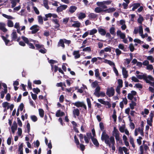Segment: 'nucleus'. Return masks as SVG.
Here are the masks:
<instances>
[{"mask_svg":"<svg viewBox=\"0 0 154 154\" xmlns=\"http://www.w3.org/2000/svg\"><path fill=\"white\" fill-rule=\"evenodd\" d=\"M101 140L104 141L106 144H109V140H110V137L106 133L105 130H104L102 132L101 136Z\"/></svg>","mask_w":154,"mask_h":154,"instance_id":"nucleus-1","label":"nucleus"},{"mask_svg":"<svg viewBox=\"0 0 154 154\" xmlns=\"http://www.w3.org/2000/svg\"><path fill=\"white\" fill-rule=\"evenodd\" d=\"M137 77L139 79H143L146 82L148 79L150 81L154 80V79L151 76L149 75L147 77L146 74H144L143 75H137Z\"/></svg>","mask_w":154,"mask_h":154,"instance_id":"nucleus-2","label":"nucleus"},{"mask_svg":"<svg viewBox=\"0 0 154 154\" xmlns=\"http://www.w3.org/2000/svg\"><path fill=\"white\" fill-rule=\"evenodd\" d=\"M109 144H106L108 145L110 148L111 147L113 152H114L116 148L115 146V140L113 136H112L110 137V140H109Z\"/></svg>","mask_w":154,"mask_h":154,"instance_id":"nucleus-3","label":"nucleus"},{"mask_svg":"<svg viewBox=\"0 0 154 154\" xmlns=\"http://www.w3.org/2000/svg\"><path fill=\"white\" fill-rule=\"evenodd\" d=\"M72 104L77 107H83L84 109H87V107L83 102L77 101L75 103H73Z\"/></svg>","mask_w":154,"mask_h":154,"instance_id":"nucleus-4","label":"nucleus"},{"mask_svg":"<svg viewBox=\"0 0 154 154\" xmlns=\"http://www.w3.org/2000/svg\"><path fill=\"white\" fill-rule=\"evenodd\" d=\"M115 94V90L112 87L108 88L107 89L106 94L109 97L113 96Z\"/></svg>","mask_w":154,"mask_h":154,"instance_id":"nucleus-5","label":"nucleus"},{"mask_svg":"<svg viewBox=\"0 0 154 154\" xmlns=\"http://www.w3.org/2000/svg\"><path fill=\"white\" fill-rule=\"evenodd\" d=\"M39 26L37 25L32 26L30 28V30H32L31 31L32 34H34L38 32L39 30Z\"/></svg>","mask_w":154,"mask_h":154,"instance_id":"nucleus-6","label":"nucleus"},{"mask_svg":"<svg viewBox=\"0 0 154 154\" xmlns=\"http://www.w3.org/2000/svg\"><path fill=\"white\" fill-rule=\"evenodd\" d=\"M68 6L66 5H63L58 7L57 9V11L58 12H60L63 10H65L67 8Z\"/></svg>","mask_w":154,"mask_h":154,"instance_id":"nucleus-7","label":"nucleus"},{"mask_svg":"<svg viewBox=\"0 0 154 154\" xmlns=\"http://www.w3.org/2000/svg\"><path fill=\"white\" fill-rule=\"evenodd\" d=\"M17 125L16 122L14 121L13 125L11 127V129L13 134L14 133L15 131L17 129Z\"/></svg>","mask_w":154,"mask_h":154,"instance_id":"nucleus-8","label":"nucleus"},{"mask_svg":"<svg viewBox=\"0 0 154 154\" xmlns=\"http://www.w3.org/2000/svg\"><path fill=\"white\" fill-rule=\"evenodd\" d=\"M11 37L12 40L11 42L13 41H16V39L17 38V35L16 32L15 31H13L11 34Z\"/></svg>","mask_w":154,"mask_h":154,"instance_id":"nucleus-9","label":"nucleus"},{"mask_svg":"<svg viewBox=\"0 0 154 154\" xmlns=\"http://www.w3.org/2000/svg\"><path fill=\"white\" fill-rule=\"evenodd\" d=\"M5 24L3 23H0V30L3 32H5L7 31V29L5 28Z\"/></svg>","mask_w":154,"mask_h":154,"instance_id":"nucleus-10","label":"nucleus"},{"mask_svg":"<svg viewBox=\"0 0 154 154\" xmlns=\"http://www.w3.org/2000/svg\"><path fill=\"white\" fill-rule=\"evenodd\" d=\"M91 140L94 144L95 146L96 147L99 146V144L96 138L94 137H92L91 138Z\"/></svg>","mask_w":154,"mask_h":154,"instance_id":"nucleus-11","label":"nucleus"},{"mask_svg":"<svg viewBox=\"0 0 154 154\" xmlns=\"http://www.w3.org/2000/svg\"><path fill=\"white\" fill-rule=\"evenodd\" d=\"M116 10V9L115 8L112 7L104 10L103 12L105 13H110L115 11Z\"/></svg>","mask_w":154,"mask_h":154,"instance_id":"nucleus-12","label":"nucleus"},{"mask_svg":"<svg viewBox=\"0 0 154 154\" xmlns=\"http://www.w3.org/2000/svg\"><path fill=\"white\" fill-rule=\"evenodd\" d=\"M73 115L74 116V117L76 118L75 116H79L80 115V111L77 108L74 109L73 111Z\"/></svg>","mask_w":154,"mask_h":154,"instance_id":"nucleus-13","label":"nucleus"},{"mask_svg":"<svg viewBox=\"0 0 154 154\" xmlns=\"http://www.w3.org/2000/svg\"><path fill=\"white\" fill-rule=\"evenodd\" d=\"M77 9V7L75 6H71L69 10V12L72 14L74 13Z\"/></svg>","mask_w":154,"mask_h":154,"instance_id":"nucleus-14","label":"nucleus"},{"mask_svg":"<svg viewBox=\"0 0 154 154\" xmlns=\"http://www.w3.org/2000/svg\"><path fill=\"white\" fill-rule=\"evenodd\" d=\"M73 55L75 56V58L78 59L80 57V55L79 54V51H75L73 52Z\"/></svg>","mask_w":154,"mask_h":154,"instance_id":"nucleus-15","label":"nucleus"},{"mask_svg":"<svg viewBox=\"0 0 154 154\" xmlns=\"http://www.w3.org/2000/svg\"><path fill=\"white\" fill-rule=\"evenodd\" d=\"M97 6L102 7L103 8H106L107 7L105 5L103 2H97Z\"/></svg>","mask_w":154,"mask_h":154,"instance_id":"nucleus-16","label":"nucleus"},{"mask_svg":"<svg viewBox=\"0 0 154 154\" xmlns=\"http://www.w3.org/2000/svg\"><path fill=\"white\" fill-rule=\"evenodd\" d=\"M74 23L73 24L72 26L75 28H79L81 25V23L78 21H74Z\"/></svg>","mask_w":154,"mask_h":154,"instance_id":"nucleus-17","label":"nucleus"},{"mask_svg":"<svg viewBox=\"0 0 154 154\" xmlns=\"http://www.w3.org/2000/svg\"><path fill=\"white\" fill-rule=\"evenodd\" d=\"M64 115V112H61L60 110H57V112L56 113V116L57 117L62 116Z\"/></svg>","mask_w":154,"mask_h":154,"instance_id":"nucleus-18","label":"nucleus"},{"mask_svg":"<svg viewBox=\"0 0 154 154\" xmlns=\"http://www.w3.org/2000/svg\"><path fill=\"white\" fill-rule=\"evenodd\" d=\"M122 75H123L124 78H127L128 75V71H126V69L124 68H123L122 69Z\"/></svg>","mask_w":154,"mask_h":154,"instance_id":"nucleus-19","label":"nucleus"},{"mask_svg":"<svg viewBox=\"0 0 154 154\" xmlns=\"http://www.w3.org/2000/svg\"><path fill=\"white\" fill-rule=\"evenodd\" d=\"M98 31L99 33L102 35H104L106 34V30L104 29L99 28Z\"/></svg>","mask_w":154,"mask_h":154,"instance_id":"nucleus-20","label":"nucleus"},{"mask_svg":"<svg viewBox=\"0 0 154 154\" xmlns=\"http://www.w3.org/2000/svg\"><path fill=\"white\" fill-rule=\"evenodd\" d=\"M132 5L133 7L132 8V11H134L140 6V3H134Z\"/></svg>","mask_w":154,"mask_h":154,"instance_id":"nucleus-21","label":"nucleus"},{"mask_svg":"<svg viewBox=\"0 0 154 154\" xmlns=\"http://www.w3.org/2000/svg\"><path fill=\"white\" fill-rule=\"evenodd\" d=\"M52 21L55 24H56V25L55 26V28H59L60 26V24L59 23V21L57 20V19H53L52 20Z\"/></svg>","mask_w":154,"mask_h":154,"instance_id":"nucleus-22","label":"nucleus"},{"mask_svg":"<svg viewBox=\"0 0 154 154\" xmlns=\"http://www.w3.org/2000/svg\"><path fill=\"white\" fill-rule=\"evenodd\" d=\"M64 42L63 41V39H61L60 40L59 42H58V46H61L63 48H65V45L64 44Z\"/></svg>","mask_w":154,"mask_h":154,"instance_id":"nucleus-23","label":"nucleus"},{"mask_svg":"<svg viewBox=\"0 0 154 154\" xmlns=\"http://www.w3.org/2000/svg\"><path fill=\"white\" fill-rule=\"evenodd\" d=\"M88 17L91 19H97V14L93 13H91L88 16Z\"/></svg>","mask_w":154,"mask_h":154,"instance_id":"nucleus-24","label":"nucleus"},{"mask_svg":"<svg viewBox=\"0 0 154 154\" xmlns=\"http://www.w3.org/2000/svg\"><path fill=\"white\" fill-rule=\"evenodd\" d=\"M116 141L117 142H119V143L120 144L122 143V140L120 137L119 135L115 136Z\"/></svg>","mask_w":154,"mask_h":154,"instance_id":"nucleus-25","label":"nucleus"},{"mask_svg":"<svg viewBox=\"0 0 154 154\" xmlns=\"http://www.w3.org/2000/svg\"><path fill=\"white\" fill-rule=\"evenodd\" d=\"M86 15L85 14L82 12L80 13L78 15V18L79 19H82L85 17Z\"/></svg>","mask_w":154,"mask_h":154,"instance_id":"nucleus-26","label":"nucleus"},{"mask_svg":"<svg viewBox=\"0 0 154 154\" xmlns=\"http://www.w3.org/2000/svg\"><path fill=\"white\" fill-rule=\"evenodd\" d=\"M27 125H26V128L27 129V131H26V129L25 130V132H27L28 134L29 133L30 131V125L29 123L28 122V121H27Z\"/></svg>","mask_w":154,"mask_h":154,"instance_id":"nucleus-27","label":"nucleus"},{"mask_svg":"<svg viewBox=\"0 0 154 154\" xmlns=\"http://www.w3.org/2000/svg\"><path fill=\"white\" fill-rule=\"evenodd\" d=\"M39 113L40 116L41 118L43 117L44 115V111L42 109H38Z\"/></svg>","mask_w":154,"mask_h":154,"instance_id":"nucleus-28","label":"nucleus"},{"mask_svg":"<svg viewBox=\"0 0 154 154\" xmlns=\"http://www.w3.org/2000/svg\"><path fill=\"white\" fill-rule=\"evenodd\" d=\"M43 2L44 6L47 9H49V8L48 5V0H44Z\"/></svg>","mask_w":154,"mask_h":154,"instance_id":"nucleus-29","label":"nucleus"},{"mask_svg":"<svg viewBox=\"0 0 154 154\" xmlns=\"http://www.w3.org/2000/svg\"><path fill=\"white\" fill-rule=\"evenodd\" d=\"M136 105V103L133 101L132 100L131 103H130L129 104L130 107L131 109L132 110L134 108V106H135Z\"/></svg>","mask_w":154,"mask_h":154,"instance_id":"nucleus-30","label":"nucleus"},{"mask_svg":"<svg viewBox=\"0 0 154 154\" xmlns=\"http://www.w3.org/2000/svg\"><path fill=\"white\" fill-rule=\"evenodd\" d=\"M1 37L5 42V45H7L8 43L10 42V40H9L7 39L3 35H2Z\"/></svg>","mask_w":154,"mask_h":154,"instance_id":"nucleus-31","label":"nucleus"},{"mask_svg":"<svg viewBox=\"0 0 154 154\" xmlns=\"http://www.w3.org/2000/svg\"><path fill=\"white\" fill-rule=\"evenodd\" d=\"M112 133L113 134H115V136L119 135V131H118V130L116 128V127H114L113 131L112 132Z\"/></svg>","mask_w":154,"mask_h":154,"instance_id":"nucleus-32","label":"nucleus"},{"mask_svg":"<svg viewBox=\"0 0 154 154\" xmlns=\"http://www.w3.org/2000/svg\"><path fill=\"white\" fill-rule=\"evenodd\" d=\"M143 20L144 19L143 17L141 15H140L139 18L137 19L138 22L140 24H142V22Z\"/></svg>","mask_w":154,"mask_h":154,"instance_id":"nucleus-33","label":"nucleus"},{"mask_svg":"<svg viewBox=\"0 0 154 154\" xmlns=\"http://www.w3.org/2000/svg\"><path fill=\"white\" fill-rule=\"evenodd\" d=\"M38 22L39 24H42L43 23V19L41 15L39 16L38 17Z\"/></svg>","mask_w":154,"mask_h":154,"instance_id":"nucleus-34","label":"nucleus"},{"mask_svg":"<svg viewBox=\"0 0 154 154\" xmlns=\"http://www.w3.org/2000/svg\"><path fill=\"white\" fill-rule=\"evenodd\" d=\"M103 10L100 8L97 7L95 8L94 11L97 13H100L101 12H103Z\"/></svg>","mask_w":154,"mask_h":154,"instance_id":"nucleus-35","label":"nucleus"},{"mask_svg":"<svg viewBox=\"0 0 154 154\" xmlns=\"http://www.w3.org/2000/svg\"><path fill=\"white\" fill-rule=\"evenodd\" d=\"M130 143L132 145V146L134 148L135 147V145L134 142V140L133 138L131 137H130Z\"/></svg>","mask_w":154,"mask_h":154,"instance_id":"nucleus-36","label":"nucleus"},{"mask_svg":"<svg viewBox=\"0 0 154 154\" xmlns=\"http://www.w3.org/2000/svg\"><path fill=\"white\" fill-rule=\"evenodd\" d=\"M74 142L75 143H76V145L77 146H78L80 144V143L79 141V140L78 138H77L75 134V135L74 136Z\"/></svg>","mask_w":154,"mask_h":154,"instance_id":"nucleus-37","label":"nucleus"},{"mask_svg":"<svg viewBox=\"0 0 154 154\" xmlns=\"http://www.w3.org/2000/svg\"><path fill=\"white\" fill-rule=\"evenodd\" d=\"M21 37V38L23 39V40L24 41V42L25 43L27 44L29 42V41L27 38L25 37L24 36H22Z\"/></svg>","mask_w":154,"mask_h":154,"instance_id":"nucleus-38","label":"nucleus"},{"mask_svg":"<svg viewBox=\"0 0 154 154\" xmlns=\"http://www.w3.org/2000/svg\"><path fill=\"white\" fill-rule=\"evenodd\" d=\"M118 85L117 86L122 88L123 86V81L122 79H118Z\"/></svg>","mask_w":154,"mask_h":154,"instance_id":"nucleus-39","label":"nucleus"},{"mask_svg":"<svg viewBox=\"0 0 154 154\" xmlns=\"http://www.w3.org/2000/svg\"><path fill=\"white\" fill-rule=\"evenodd\" d=\"M30 118L33 122H36L38 120L37 117L35 115H32L30 116Z\"/></svg>","mask_w":154,"mask_h":154,"instance_id":"nucleus-40","label":"nucleus"},{"mask_svg":"<svg viewBox=\"0 0 154 154\" xmlns=\"http://www.w3.org/2000/svg\"><path fill=\"white\" fill-rule=\"evenodd\" d=\"M112 118L113 119L114 122H116L117 119V116L116 115V111L115 109L113 110V114L112 115Z\"/></svg>","mask_w":154,"mask_h":154,"instance_id":"nucleus-41","label":"nucleus"},{"mask_svg":"<svg viewBox=\"0 0 154 154\" xmlns=\"http://www.w3.org/2000/svg\"><path fill=\"white\" fill-rule=\"evenodd\" d=\"M8 26L9 27H12L14 26L13 22L12 20H8L7 22Z\"/></svg>","mask_w":154,"mask_h":154,"instance_id":"nucleus-42","label":"nucleus"},{"mask_svg":"<svg viewBox=\"0 0 154 154\" xmlns=\"http://www.w3.org/2000/svg\"><path fill=\"white\" fill-rule=\"evenodd\" d=\"M35 45L36 48V49L37 50H38V49L42 48H43V47H44V45H40L39 44H35Z\"/></svg>","mask_w":154,"mask_h":154,"instance_id":"nucleus-43","label":"nucleus"},{"mask_svg":"<svg viewBox=\"0 0 154 154\" xmlns=\"http://www.w3.org/2000/svg\"><path fill=\"white\" fill-rule=\"evenodd\" d=\"M97 32V29H94L91 30H90L89 34L90 35H93V34L96 33Z\"/></svg>","mask_w":154,"mask_h":154,"instance_id":"nucleus-44","label":"nucleus"},{"mask_svg":"<svg viewBox=\"0 0 154 154\" xmlns=\"http://www.w3.org/2000/svg\"><path fill=\"white\" fill-rule=\"evenodd\" d=\"M2 15L4 17H5L8 19H14V18L12 17L11 16L8 15L6 14H2Z\"/></svg>","mask_w":154,"mask_h":154,"instance_id":"nucleus-45","label":"nucleus"},{"mask_svg":"<svg viewBox=\"0 0 154 154\" xmlns=\"http://www.w3.org/2000/svg\"><path fill=\"white\" fill-rule=\"evenodd\" d=\"M147 59L148 60H150L151 63H153L154 61V58L152 56H149L147 57Z\"/></svg>","mask_w":154,"mask_h":154,"instance_id":"nucleus-46","label":"nucleus"},{"mask_svg":"<svg viewBox=\"0 0 154 154\" xmlns=\"http://www.w3.org/2000/svg\"><path fill=\"white\" fill-rule=\"evenodd\" d=\"M83 51H88L90 52L91 51V47H87L82 49Z\"/></svg>","mask_w":154,"mask_h":154,"instance_id":"nucleus-47","label":"nucleus"},{"mask_svg":"<svg viewBox=\"0 0 154 154\" xmlns=\"http://www.w3.org/2000/svg\"><path fill=\"white\" fill-rule=\"evenodd\" d=\"M110 33L112 35H115L116 32L115 31V28L113 27H111L109 30Z\"/></svg>","mask_w":154,"mask_h":154,"instance_id":"nucleus-48","label":"nucleus"},{"mask_svg":"<svg viewBox=\"0 0 154 154\" xmlns=\"http://www.w3.org/2000/svg\"><path fill=\"white\" fill-rule=\"evenodd\" d=\"M33 91L35 93L37 94H38V93L40 92V90L38 88H33Z\"/></svg>","mask_w":154,"mask_h":154,"instance_id":"nucleus-49","label":"nucleus"},{"mask_svg":"<svg viewBox=\"0 0 154 154\" xmlns=\"http://www.w3.org/2000/svg\"><path fill=\"white\" fill-rule=\"evenodd\" d=\"M115 52L117 56H119L122 54V51L119 48H116L115 50Z\"/></svg>","mask_w":154,"mask_h":154,"instance_id":"nucleus-50","label":"nucleus"},{"mask_svg":"<svg viewBox=\"0 0 154 154\" xmlns=\"http://www.w3.org/2000/svg\"><path fill=\"white\" fill-rule=\"evenodd\" d=\"M11 8H13L15 7L16 5L17 2H16V0H12L11 2Z\"/></svg>","mask_w":154,"mask_h":154,"instance_id":"nucleus-51","label":"nucleus"},{"mask_svg":"<svg viewBox=\"0 0 154 154\" xmlns=\"http://www.w3.org/2000/svg\"><path fill=\"white\" fill-rule=\"evenodd\" d=\"M95 75L96 77L97 78L98 77L100 76V73L99 70L98 69H96L95 70Z\"/></svg>","mask_w":154,"mask_h":154,"instance_id":"nucleus-52","label":"nucleus"},{"mask_svg":"<svg viewBox=\"0 0 154 154\" xmlns=\"http://www.w3.org/2000/svg\"><path fill=\"white\" fill-rule=\"evenodd\" d=\"M28 46H29V48L32 49H35V47L34 45L32 44L30 42H29L28 44H27Z\"/></svg>","mask_w":154,"mask_h":154,"instance_id":"nucleus-53","label":"nucleus"},{"mask_svg":"<svg viewBox=\"0 0 154 154\" xmlns=\"http://www.w3.org/2000/svg\"><path fill=\"white\" fill-rule=\"evenodd\" d=\"M87 101L88 103V105L89 108H91V102L90 99L89 98H87Z\"/></svg>","mask_w":154,"mask_h":154,"instance_id":"nucleus-54","label":"nucleus"},{"mask_svg":"<svg viewBox=\"0 0 154 154\" xmlns=\"http://www.w3.org/2000/svg\"><path fill=\"white\" fill-rule=\"evenodd\" d=\"M139 34H140V35L143 34V31L142 26H140L139 27Z\"/></svg>","mask_w":154,"mask_h":154,"instance_id":"nucleus-55","label":"nucleus"},{"mask_svg":"<svg viewBox=\"0 0 154 154\" xmlns=\"http://www.w3.org/2000/svg\"><path fill=\"white\" fill-rule=\"evenodd\" d=\"M129 48L130 51L131 52H133L134 49V47L132 44H131L129 45Z\"/></svg>","mask_w":154,"mask_h":154,"instance_id":"nucleus-56","label":"nucleus"},{"mask_svg":"<svg viewBox=\"0 0 154 154\" xmlns=\"http://www.w3.org/2000/svg\"><path fill=\"white\" fill-rule=\"evenodd\" d=\"M30 93L31 94V95L33 99L34 100H36V99L37 98V97L36 94H33L32 92H31Z\"/></svg>","mask_w":154,"mask_h":154,"instance_id":"nucleus-57","label":"nucleus"},{"mask_svg":"<svg viewBox=\"0 0 154 154\" xmlns=\"http://www.w3.org/2000/svg\"><path fill=\"white\" fill-rule=\"evenodd\" d=\"M84 139L86 143H89V140H90V138L87 137L85 135L84 136Z\"/></svg>","mask_w":154,"mask_h":154,"instance_id":"nucleus-58","label":"nucleus"},{"mask_svg":"<svg viewBox=\"0 0 154 154\" xmlns=\"http://www.w3.org/2000/svg\"><path fill=\"white\" fill-rule=\"evenodd\" d=\"M142 137H139V138L137 139V142L138 144L140 145L141 144L142 141H141V140L142 139Z\"/></svg>","mask_w":154,"mask_h":154,"instance_id":"nucleus-59","label":"nucleus"},{"mask_svg":"<svg viewBox=\"0 0 154 154\" xmlns=\"http://www.w3.org/2000/svg\"><path fill=\"white\" fill-rule=\"evenodd\" d=\"M127 97L129 100H132L134 98V96L131 93L128 94Z\"/></svg>","mask_w":154,"mask_h":154,"instance_id":"nucleus-60","label":"nucleus"},{"mask_svg":"<svg viewBox=\"0 0 154 154\" xmlns=\"http://www.w3.org/2000/svg\"><path fill=\"white\" fill-rule=\"evenodd\" d=\"M154 112L153 111H151L150 113L149 116L150 117V120H152L153 119V118L154 117V114L153 113Z\"/></svg>","mask_w":154,"mask_h":154,"instance_id":"nucleus-61","label":"nucleus"},{"mask_svg":"<svg viewBox=\"0 0 154 154\" xmlns=\"http://www.w3.org/2000/svg\"><path fill=\"white\" fill-rule=\"evenodd\" d=\"M101 131H103L104 129V126L102 122H100L99 123Z\"/></svg>","mask_w":154,"mask_h":154,"instance_id":"nucleus-62","label":"nucleus"},{"mask_svg":"<svg viewBox=\"0 0 154 154\" xmlns=\"http://www.w3.org/2000/svg\"><path fill=\"white\" fill-rule=\"evenodd\" d=\"M9 104V103L8 102H3L2 104V106L4 108H6L8 106V105Z\"/></svg>","mask_w":154,"mask_h":154,"instance_id":"nucleus-63","label":"nucleus"},{"mask_svg":"<svg viewBox=\"0 0 154 154\" xmlns=\"http://www.w3.org/2000/svg\"><path fill=\"white\" fill-rule=\"evenodd\" d=\"M146 82L147 83L149 84L152 87L154 86V82H152L149 80L148 79L146 81Z\"/></svg>","mask_w":154,"mask_h":154,"instance_id":"nucleus-64","label":"nucleus"}]
</instances>
